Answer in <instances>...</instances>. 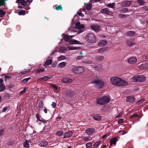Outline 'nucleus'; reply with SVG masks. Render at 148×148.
Returning <instances> with one entry per match:
<instances>
[{"label":"nucleus","instance_id":"obj_1","mask_svg":"<svg viewBox=\"0 0 148 148\" xmlns=\"http://www.w3.org/2000/svg\"><path fill=\"white\" fill-rule=\"evenodd\" d=\"M110 81L111 83L114 85L118 86H122L127 85V82L117 77H112L110 78Z\"/></svg>","mask_w":148,"mask_h":148},{"label":"nucleus","instance_id":"obj_2","mask_svg":"<svg viewBox=\"0 0 148 148\" xmlns=\"http://www.w3.org/2000/svg\"><path fill=\"white\" fill-rule=\"evenodd\" d=\"M85 39L88 42L93 43L96 41V38L94 34L90 33L88 34L86 36Z\"/></svg>","mask_w":148,"mask_h":148},{"label":"nucleus","instance_id":"obj_3","mask_svg":"<svg viewBox=\"0 0 148 148\" xmlns=\"http://www.w3.org/2000/svg\"><path fill=\"white\" fill-rule=\"evenodd\" d=\"M110 101L109 98L107 96L98 98L97 99V103L100 105H103L108 103Z\"/></svg>","mask_w":148,"mask_h":148},{"label":"nucleus","instance_id":"obj_4","mask_svg":"<svg viewBox=\"0 0 148 148\" xmlns=\"http://www.w3.org/2000/svg\"><path fill=\"white\" fill-rule=\"evenodd\" d=\"M146 79L145 77L143 75L134 76L131 78V81L134 82H142Z\"/></svg>","mask_w":148,"mask_h":148},{"label":"nucleus","instance_id":"obj_5","mask_svg":"<svg viewBox=\"0 0 148 148\" xmlns=\"http://www.w3.org/2000/svg\"><path fill=\"white\" fill-rule=\"evenodd\" d=\"M141 117L140 114H138L136 112H134L130 116L129 120L131 121L133 119V122L134 124V123L139 121Z\"/></svg>","mask_w":148,"mask_h":148},{"label":"nucleus","instance_id":"obj_6","mask_svg":"<svg viewBox=\"0 0 148 148\" xmlns=\"http://www.w3.org/2000/svg\"><path fill=\"white\" fill-rule=\"evenodd\" d=\"M72 71L76 73H81L84 71V69L83 66L75 67L72 69Z\"/></svg>","mask_w":148,"mask_h":148},{"label":"nucleus","instance_id":"obj_7","mask_svg":"<svg viewBox=\"0 0 148 148\" xmlns=\"http://www.w3.org/2000/svg\"><path fill=\"white\" fill-rule=\"evenodd\" d=\"M92 83L98 85V87L100 88H101L104 86V83L103 81L100 80H94L93 81Z\"/></svg>","mask_w":148,"mask_h":148},{"label":"nucleus","instance_id":"obj_8","mask_svg":"<svg viewBox=\"0 0 148 148\" xmlns=\"http://www.w3.org/2000/svg\"><path fill=\"white\" fill-rule=\"evenodd\" d=\"M95 129L93 128H89L86 129L85 131L86 134L88 135L92 134L95 131Z\"/></svg>","mask_w":148,"mask_h":148},{"label":"nucleus","instance_id":"obj_9","mask_svg":"<svg viewBox=\"0 0 148 148\" xmlns=\"http://www.w3.org/2000/svg\"><path fill=\"white\" fill-rule=\"evenodd\" d=\"M137 61V59L135 57H132L129 58L127 60V62L130 64H133L136 63Z\"/></svg>","mask_w":148,"mask_h":148},{"label":"nucleus","instance_id":"obj_10","mask_svg":"<svg viewBox=\"0 0 148 148\" xmlns=\"http://www.w3.org/2000/svg\"><path fill=\"white\" fill-rule=\"evenodd\" d=\"M73 131L72 130L67 132L63 134V138H65L71 137L73 135Z\"/></svg>","mask_w":148,"mask_h":148},{"label":"nucleus","instance_id":"obj_11","mask_svg":"<svg viewBox=\"0 0 148 148\" xmlns=\"http://www.w3.org/2000/svg\"><path fill=\"white\" fill-rule=\"evenodd\" d=\"M100 12L102 13L105 14L107 15H110L112 13L111 12H110L109 9L107 8H104L101 9Z\"/></svg>","mask_w":148,"mask_h":148},{"label":"nucleus","instance_id":"obj_12","mask_svg":"<svg viewBox=\"0 0 148 148\" xmlns=\"http://www.w3.org/2000/svg\"><path fill=\"white\" fill-rule=\"evenodd\" d=\"M126 43L127 45L130 47L135 44L134 40L132 38H130L127 40Z\"/></svg>","mask_w":148,"mask_h":148},{"label":"nucleus","instance_id":"obj_13","mask_svg":"<svg viewBox=\"0 0 148 148\" xmlns=\"http://www.w3.org/2000/svg\"><path fill=\"white\" fill-rule=\"evenodd\" d=\"M90 28L92 30L96 32L99 31L100 29L99 26L97 25H91L90 26Z\"/></svg>","mask_w":148,"mask_h":148},{"label":"nucleus","instance_id":"obj_14","mask_svg":"<svg viewBox=\"0 0 148 148\" xmlns=\"http://www.w3.org/2000/svg\"><path fill=\"white\" fill-rule=\"evenodd\" d=\"M132 3L131 1L126 0L123 2L121 5L123 7H127L130 5Z\"/></svg>","mask_w":148,"mask_h":148},{"label":"nucleus","instance_id":"obj_15","mask_svg":"<svg viewBox=\"0 0 148 148\" xmlns=\"http://www.w3.org/2000/svg\"><path fill=\"white\" fill-rule=\"evenodd\" d=\"M72 79L69 77H66L63 78L62 81L65 83H70L72 82Z\"/></svg>","mask_w":148,"mask_h":148},{"label":"nucleus","instance_id":"obj_16","mask_svg":"<svg viewBox=\"0 0 148 148\" xmlns=\"http://www.w3.org/2000/svg\"><path fill=\"white\" fill-rule=\"evenodd\" d=\"M135 98L133 96H128L126 97V101L127 102L132 103L135 101Z\"/></svg>","mask_w":148,"mask_h":148},{"label":"nucleus","instance_id":"obj_17","mask_svg":"<svg viewBox=\"0 0 148 148\" xmlns=\"http://www.w3.org/2000/svg\"><path fill=\"white\" fill-rule=\"evenodd\" d=\"M16 3H18L23 6H25L27 5V2L25 0H16Z\"/></svg>","mask_w":148,"mask_h":148},{"label":"nucleus","instance_id":"obj_18","mask_svg":"<svg viewBox=\"0 0 148 148\" xmlns=\"http://www.w3.org/2000/svg\"><path fill=\"white\" fill-rule=\"evenodd\" d=\"M92 118L94 120L98 121L101 119L102 117L99 115L94 114L92 115Z\"/></svg>","mask_w":148,"mask_h":148},{"label":"nucleus","instance_id":"obj_19","mask_svg":"<svg viewBox=\"0 0 148 148\" xmlns=\"http://www.w3.org/2000/svg\"><path fill=\"white\" fill-rule=\"evenodd\" d=\"M135 32L133 31H129L126 32L125 34L127 37H133L135 34Z\"/></svg>","mask_w":148,"mask_h":148},{"label":"nucleus","instance_id":"obj_20","mask_svg":"<svg viewBox=\"0 0 148 148\" xmlns=\"http://www.w3.org/2000/svg\"><path fill=\"white\" fill-rule=\"evenodd\" d=\"M117 138L116 137H115L114 138H111L110 139V146H111L113 144H116V140Z\"/></svg>","mask_w":148,"mask_h":148},{"label":"nucleus","instance_id":"obj_21","mask_svg":"<svg viewBox=\"0 0 148 148\" xmlns=\"http://www.w3.org/2000/svg\"><path fill=\"white\" fill-rule=\"evenodd\" d=\"M104 56L102 55H98L96 56L95 59L97 61H101L104 59Z\"/></svg>","mask_w":148,"mask_h":148},{"label":"nucleus","instance_id":"obj_22","mask_svg":"<svg viewBox=\"0 0 148 148\" xmlns=\"http://www.w3.org/2000/svg\"><path fill=\"white\" fill-rule=\"evenodd\" d=\"M50 79V78L49 77L47 76H45L39 78L38 79V80L41 81H45Z\"/></svg>","mask_w":148,"mask_h":148},{"label":"nucleus","instance_id":"obj_23","mask_svg":"<svg viewBox=\"0 0 148 148\" xmlns=\"http://www.w3.org/2000/svg\"><path fill=\"white\" fill-rule=\"evenodd\" d=\"M69 43L71 44H81V43L80 42L74 39H71L69 41Z\"/></svg>","mask_w":148,"mask_h":148},{"label":"nucleus","instance_id":"obj_24","mask_svg":"<svg viewBox=\"0 0 148 148\" xmlns=\"http://www.w3.org/2000/svg\"><path fill=\"white\" fill-rule=\"evenodd\" d=\"M107 43V41L104 40H101L99 41L98 45L99 46H105Z\"/></svg>","mask_w":148,"mask_h":148},{"label":"nucleus","instance_id":"obj_25","mask_svg":"<svg viewBox=\"0 0 148 148\" xmlns=\"http://www.w3.org/2000/svg\"><path fill=\"white\" fill-rule=\"evenodd\" d=\"M31 78L29 77L23 79L21 82V84L23 85L26 84Z\"/></svg>","mask_w":148,"mask_h":148},{"label":"nucleus","instance_id":"obj_26","mask_svg":"<svg viewBox=\"0 0 148 148\" xmlns=\"http://www.w3.org/2000/svg\"><path fill=\"white\" fill-rule=\"evenodd\" d=\"M128 9L126 8H122L119 10V12L121 13H125L127 12Z\"/></svg>","mask_w":148,"mask_h":148},{"label":"nucleus","instance_id":"obj_27","mask_svg":"<svg viewBox=\"0 0 148 148\" xmlns=\"http://www.w3.org/2000/svg\"><path fill=\"white\" fill-rule=\"evenodd\" d=\"M52 60L51 59L47 60L43 65L44 66L46 67L47 65L48 66L51 64L52 63Z\"/></svg>","mask_w":148,"mask_h":148},{"label":"nucleus","instance_id":"obj_28","mask_svg":"<svg viewBox=\"0 0 148 148\" xmlns=\"http://www.w3.org/2000/svg\"><path fill=\"white\" fill-rule=\"evenodd\" d=\"M107 50V48L105 47L101 48L98 50V52L102 53Z\"/></svg>","mask_w":148,"mask_h":148},{"label":"nucleus","instance_id":"obj_29","mask_svg":"<svg viewBox=\"0 0 148 148\" xmlns=\"http://www.w3.org/2000/svg\"><path fill=\"white\" fill-rule=\"evenodd\" d=\"M63 132L62 131L59 130L57 131L55 133V135L60 136L62 135L63 134Z\"/></svg>","mask_w":148,"mask_h":148},{"label":"nucleus","instance_id":"obj_30","mask_svg":"<svg viewBox=\"0 0 148 148\" xmlns=\"http://www.w3.org/2000/svg\"><path fill=\"white\" fill-rule=\"evenodd\" d=\"M67 63L66 62H62L61 63H60L58 64V66L59 67L62 68L64 67L65 66L66 64Z\"/></svg>","mask_w":148,"mask_h":148},{"label":"nucleus","instance_id":"obj_31","mask_svg":"<svg viewBox=\"0 0 148 148\" xmlns=\"http://www.w3.org/2000/svg\"><path fill=\"white\" fill-rule=\"evenodd\" d=\"M24 146L25 147L28 148L29 147V141L27 140H25L23 143Z\"/></svg>","mask_w":148,"mask_h":148},{"label":"nucleus","instance_id":"obj_32","mask_svg":"<svg viewBox=\"0 0 148 148\" xmlns=\"http://www.w3.org/2000/svg\"><path fill=\"white\" fill-rule=\"evenodd\" d=\"M137 2L140 5H143L145 3L144 0H137Z\"/></svg>","mask_w":148,"mask_h":148},{"label":"nucleus","instance_id":"obj_33","mask_svg":"<svg viewBox=\"0 0 148 148\" xmlns=\"http://www.w3.org/2000/svg\"><path fill=\"white\" fill-rule=\"evenodd\" d=\"M63 39L65 41H69L70 40V38L69 37V35H65L63 37Z\"/></svg>","mask_w":148,"mask_h":148},{"label":"nucleus","instance_id":"obj_34","mask_svg":"<svg viewBox=\"0 0 148 148\" xmlns=\"http://www.w3.org/2000/svg\"><path fill=\"white\" fill-rule=\"evenodd\" d=\"M67 95L70 97L73 96L74 94L73 91H71L68 92L67 93Z\"/></svg>","mask_w":148,"mask_h":148},{"label":"nucleus","instance_id":"obj_35","mask_svg":"<svg viewBox=\"0 0 148 148\" xmlns=\"http://www.w3.org/2000/svg\"><path fill=\"white\" fill-rule=\"evenodd\" d=\"M6 14V12L0 9V17H3Z\"/></svg>","mask_w":148,"mask_h":148},{"label":"nucleus","instance_id":"obj_36","mask_svg":"<svg viewBox=\"0 0 148 148\" xmlns=\"http://www.w3.org/2000/svg\"><path fill=\"white\" fill-rule=\"evenodd\" d=\"M114 4H115L113 3L107 4L106 5L108 8H114Z\"/></svg>","mask_w":148,"mask_h":148},{"label":"nucleus","instance_id":"obj_37","mask_svg":"<svg viewBox=\"0 0 148 148\" xmlns=\"http://www.w3.org/2000/svg\"><path fill=\"white\" fill-rule=\"evenodd\" d=\"M5 89V87L4 84L0 86V92L4 91Z\"/></svg>","mask_w":148,"mask_h":148},{"label":"nucleus","instance_id":"obj_38","mask_svg":"<svg viewBox=\"0 0 148 148\" xmlns=\"http://www.w3.org/2000/svg\"><path fill=\"white\" fill-rule=\"evenodd\" d=\"M48 144V142L46 141H44L41 142V145L42 146H45Z\"/></svg>","mask_w":148,"mask_h":148},{"label":"nucleus","instance_id":"obj_39","mask_svg":"<svg viewBox=\"0 0 148 148\" xmlns=\"http://www.w3.org/2000/svg\"><path fill=\"white\" fill-rule=\"evenodd\" d=\"M55 7V9L57 10H62V7L61 4H60L59 5H58L57 6H56Z\"/></svg>","mask_w":148,"mask_h":148},{"label":"nucleus","instance_id":"obj_40","mask_svg":"<svg viewBox=\"0 0 148 148\" xmlns=\"http://www.w3.org/2000/svg\"><path fill=\"white\" fill-rule=\"evenodd\" d=\"M92 8V4L91 3H89L86 6V9L88 10H90Z\"/></svg>","mask_w":148,"mask_h":148},{"label":"nucleus","instance_id":"obj_41","mask_svg":"<svg viewBox=\"0 0 148 148\" xmlns=\"http://www.w3.org/2000/svg\"><path fill=\"white\" fill-rule=\"evenodd\" d=\"M25 10H21L18 12V14L19 15H22L24 14L25 13Z\"/></svg>","mask_w":148,"mask_h":148},{"label":"nucleus","instance_id":"obj_42","mask_svg":"<svg viewBox=\"0 0 148 148\" xmlns=\"http://www.w3.org/2000/svg\"><path fill=\"white\" fill-rule=\"evenodd\" d=\"M30 71V70H28L27 71H25L23 72H22L20 73L21 74V75L26 74L27 73H29Z\"/></svg>","mask_w":148,"mask_h":148},{"label":"nucleus","instance_id":"obj_43","mask_svg":"<svg viewBox=\"0 0 148 148\" xmlns=\"http://www.w3.org/2000/svg\"><path fill=\"white\" fill-rule=\"evenodd\" d=\"M101 142V140H99V141H98L97 142L95 143L93 145L94 147V148L97 147Z\"/></svg>","mask_w":148,"mask_h":148},{"label":"nucleus","instance_id":"obj_44","mask_svg":"<svg viewBox=\"0 0 148 148\" xmlns=\"http://www.w3.org/2000/svg\"><path fill=\"white\" fill-rule=\"evenodd\" d=\"M36 116L37 119V120H38L39 121H41L42 118L40 116V114L39 113H37L36 115Z\"/></svg>","mask_w":148,"mask_h":148},{"label":"nucleus","instance_id":"obj_45","mask_svg":"<svg viewBox=\"0 0 148 148\" xmlns=\"http://www.w3.org/2000/svg\"><path fill=\"white\" fill-rule=\"evenodd\" d=\"M5 4V2L4 0H0V7L1 6H4Z\"/></svg>","mask_w":148,"mask_h":148},{"label":"nucleus","instance_id":"obj_46","mask_svg":"<svg viewBox=\"0 0 148 148\" xmlns=\"http://www.w3.org/2000/svg\"><path fill=\"white\" fill-rule=\"evenodd\" d=\"M44 71V70L43 69H39L37 70L36 71V73L37 74H39L40 73Z\"/></svg>","mask_w":148,"mask_h":148},{"label":"nucleus","instance_id":"obj_47","mask_svg":"<svg viewBox=\"0 0 148 148\" xmlns=\"http://www.w3.org/2000/svg\"><path fill=\"white\" fill-rule=\"evenodd\" d=\"M43 106V103L42 101H40L38 103V106L39 108H42Z\"/></svg>","mask_w":148,"mask_h":148},{"label":"nucleus","instance_id":"obj_48","mask_svg":"<svg viewBox=\"0 0 148 148\" xmlns=\"http://www.w3.org/2000/svg\"><path fill=\"white\" fill-rule=\"evenodd\" d=\"M118 16L120 18H124L127 16L126 15L122 14H119Z\"/></svg>","mask_w":148,"mask_h":148},{"label":"nucleus","instance_id":"obj_49","mask_svg":"<svg viewBox=\"0 0 148 148\" xmlns=\"http://www.w3.org/2000/svg\"><path fill=\"white\" fill-rule=\"evenodd\" d=\"M66 50V49L65 47H62L60 49V51L63 52H64Z\"/></svg>","mask_w":148,"mask_h":148},{"label":"nucleus","instance_id":"obj_50","mask_svg":"<svg viewBox=\"0 0 148 148\" xmlns=\"http://www.w3.org/2000/svg\"><path fill=\"white\" fill-rule=\"evenodd\" d=\"M50 86L51 87L53 88L56 90H57L58 89V86L55 84H51Z\"/></svg>","mask_w":148,"mask_h":148},{"label":"nucleus","instance_id":"obj_51","mask_svg":"<svg viewBox=\"0 0 148 148\" xmlns=\"http://www.w3.org/2000/svg\"><path fill=\"white\" fill-rule=\"evenodd\" d=\"M145 99H140V100L139 101H138L136 103V104L137 105H139V104H140L141 103L145 101Z\"/></svg>","mask_w":148,"mask_h":148},{"label":"nucleus","instance_id":"obj_52","mask_svg":"<svg viewBox=\"0 0 148 148\" xmlns=\"http://www.w3.org/2000/svg\"><path fill=\"white\" fill-rule=\"evenodd\" d=\"M83 140L84 141L86 142L90 140V139L87 137H84L83 138Z\"/></svg>","mask_w":148,"mask_h":148},{"label":"nucleus","instance_id":"obj_53","mask_svg":"<svg viewBox=\"0 0 148 148\" xmlns=\"http://www.w3.org/2000/svg\"><path fill=\"white\" fill-rule=\"evenodd\" d=\"M119 132L121 133V135H124V134H126L127 132H126L125 131H124L123 130H120L119 131Z\"/></svg>","mask_w":148,"mask_h":148},{"label":"nucleus","instance_id":"obj_54","mask_svg":"<svg viewBox=\"0 0 148 148\" xmlns=\"http://www.w3.org/2000/svg\"><path fill=\"white\" fill-rule=\"evenodd\" d=\"M92 145V143L90 142H88L86 144V146L87 148H88L90 147Z\"/></svg>","mask_w":148,"mask_h":148},{"label":"nucleus","instance_id":"obj_55","mask_svg":"<svg viewBox=\"0 0 148 148\" xmlns=\"http://www.w3.org/2000/svg\"><path fill=\"white\" fill-rule=\"evenodd\" d=\"M77 14L80 16H83L84 15V14H83L81 11H79L77 12Z\"/></svg>","mask_w":148,"mask_h":148},{"label":"nucleus","instance_id":"obj_56","mask_svg":"<svg viewBox=\"0 0 148 148\" xmlns=\"http://www.w3.org/2000/svg\"><path fill=\"white\" fill-rule=\"evenodd\" d=\"M59 58L60 59V60H63L66 58V57L64 56L61 55L59 56Z\"/></svg>","mask_w":148,"mask_h":148},{"label":"nucleus","instance_id":"obj_57","mask_svg":"<svg viewBox=\"0 0 148 148\" xmlns=\"http://www.w3.org/2000/svg\"><path fill=\"white\" fill-rule=\"evenodd\" d=\"M26 88L25 87V88H24L23 90L21 91L20 92V94H23L24 93H25L26 92Z\"/></svg>","mask_w":148,"mask_h":148},{"label":"nucleus","instance_id":"obj_58","mask_svg":"<svg viewBox=\"0 0 148 148\" xmlns=\"http://www.w3.org/2000/svg\"><path fill=\"white\" fill-rule=\"evenodd\" d=\"M80 23L79 22H78L75 23V26L76 27L78 28L79 26H80Z\"/></svg>","mask_w":148,"mask_h":148},{"label":"nucleus","instance_id":"obj_59","mask_svg":"<svg viewBox=\"0 0 148 148\" xmlns=\"http://www.w3.org/2000/svg\"><path fill=\"white\" fill-rule=\"evenodd\" d=\"M48 121L45 120L44 119H43V118H41V121H41L43 123L45 124Z\"/></svg>","mask_w":148,"mask_h":148},{"label":"nucleus","instance_id":"obj_60","mask_svg":"<svg viewBox=\"0 0 148 148\" xmlns=\"http://www.w3.org/2000/svg\"><path fill=\"white\" fill-rule=\"evenodd\" d=\"M56 104L54 102H53L51 104V106L53 108H54L56 107Z\"/></svg>","mask_w":148,"mask_h":148},{"label":"nucleus","instance_id":"obj_61","mask_svg":"<svg viewBox=\"0 0 148 148\" xmlns=\"http://www.w3.org/2000/svg\"><path fill=\"white\" fill-rule=\"evenodd\" d=\"M123 121V119H120L118 121V122L119 124H121L122 123Z\"/></svg>","mask_w":148,"mask_h":148},{"label":"nucleus","instance_id":"obj_62","mask_svg":"<svg viewBox=\"0 0 148 148\" xmlns=\"http://www.w3.org/2000/svg\"><path fill=\"white\" fill-rule=\"evenodd\" d=\"M83 57V56H78L76 58V59L77 60H79L81 59Z\"/></svg>","mask_w":148,"mask_h":148},{"label":"nucleus","instance_id":"obj_63","mask_svg":"<svg viewBox=\"0 0 148 148\" xmlns=\"http://www.w3.org/2000/svg\"><path fill=\"white\" fill-rule=\"evenodd\" d=\"M7 109V107H5L2 110V112H5Z\"/></svg>","mask_w":148,"mask_h":148},{"label":"nucleus","instance_id":"obj_64","mask_svg":"<svg viewBox=\"0 0 148 148\" xmlns=\"http://www.w3.org/2000/svg\"><path fill=\"white\" fill-rule=\"evenodd\" d=\"M84 26L83 25H80V26L78 28V29H83L84 28Z\"/></svg>","mask_w":148,"mask_h":148}]
</instances>
